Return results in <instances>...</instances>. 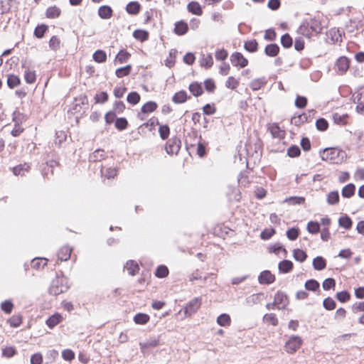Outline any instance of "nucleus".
<instances>
[{"label": "nucleus", "mask_w": 364, "mask_h": 364, "mask_svg": "<svg viewBox=\"0 0 364 364\" xmlns=\"http://www.w3.org/2000/svg\"><path fill=\"white\" fill-rule=\"evenodd\" d=\"M181 149V141L175 137L170 139L166 146V151L168 154H177Z\"/></svg>", "instance_id": "obj_3"}, {"label": "nucleus", "mask_w": 364, "mask_h": 364, "mask_svg": "<svg viewBox=\"0 0 364 364\" xmlns=\"http://www.w3.org/2000/svg\"><path fill=\"white\" fill-rule=\"evenodd\" d=\"M60 9L58 7L54 6L47 9L46 16L47 18H54L58 17L60 15Z\"/></svg>", "instance_id": "obj_14"}, {"label": "nucleus", "mask_w": 364, "mask_h": 364, "mask_svg": "<svg viewBox=\"0 0 364 364\" xmlns=\"http://www.w3.org/2000/svg\"><path fill=\"white\" fill-rule=\"evenodd\" d=\"M60 41L56 36H53L49 41V46L53 50H57L60 48Z\"/></svg>", "instance_id": "obj_60"}, {"label": "nucleus", "mask_w": 364, "mask_h": 364, "mask_svg": "<svg viewBox=\"0 0 364 364\" xmlns=\"http://www.w3.org/2000/svg\"><path fill=\"white\" fill-rule=\"evenodd\" d=\"M274 304L278 309H284L288 304L287 296L282 292H277L274 296Z\"/></svg>", "instance_id": "obj_8"}, {"label": "nucleus", "mask_w": 364, "mask_h": 364, "mask_svg": "<svg viewBox=\"0 0 364 364\" xmlns=\"http://www.w3.org/2000/svg\"><path fill=\"white\" fill-rule=\"evenodd\" d=\"M29 168H30V166L28 164H25L23 165H19V166L14 167L13 168V172H14V175H16V176H18V175L23 176L26 172L28 171Z\"/></svg>", "instance_id": "obj_24"}, {"label": "nucleus", "mask_w": 364, "mask_h": 364, "mask_svg": "<svg viewBox=\"0 0 364 364\" xmlns=\"http://www.w3.org/2000/svg\"><path fill=\"white\" fill-rule=\"evenodd\" d=\"M302 345V340L299 336H292L285 343V350L287 353L296 352Z\"/></svg>", "instance_id": "obj_2"}, {"label": "nucleus", "mask_w": 364, "mask_h": 364, "mask_svg": "<svg viewBox=\"0 0 364 364\" xmlns=\"http://www.w3.org/2000/svg\"><path fill=\"white\" fill-rule=\"evenodd\" d=\"M299 235V230L296 228H291L287 232V237L291 240H294Z\"/></svg>", "instance_id": "obj_63"}, {"label": "nucleus", "mask_w": 364, "mask_h": 364, "mask_svg": "<svg viewBox=\"0 0 364 364\" xmlns=\"http://www.w3.org/2000/svg\"><path fill=\"white\" fill-rule=\"evenodd\" d=\"M313 266L316 270L321 271L326 268V262L322 257L318 256L314 259Z\"/></svg>", "instance_id": "obj_13"}, {"label": "nucleus", "mask_w": 364, "mask_h": 364, "mask_svg": "<svg viewBox=\"0 0 364 364\" xmlns=\"http://www.w3.org/2000/svg\"><path fill=\"white\" fill-rule=\"evenodd\" d=\"M239 80L235 79L234 77L230 76L228 78L225 82V86L231 90L236 89L239 85Z\"/></svg>", "instance_id": "obj_36"}, {"label": "nucleus", "mask_w": 364, "mask_h": 364, "mask_svg": "<svg viewBox=\"0 0 364 364\" xmlns=\"http://www.w3.org/2000/svg\"><path fill=\"white\" fill-rule=\"evenodd\" d=\"M129 56H130V55L129 53H127V51H124V50H121L119 52V53L116 56L115 63H119L121 64L124 63L127 61Z\"/></svg>", "instance_id": "obj_31"}, {"label": "nucleus", "mask_w": 364, "mask_h": 364, "mask_svg": "<svg viewBox=\"0 0 364 364\" xmlns=\"http://www.w3.org/2000/svg\"><path fill=\"white\" fill-rule=\"evenodd\" d=\"M46 264V259L43 258H36L32 260L31 266L33 268L39 269Z\"/></svg>", "instance_id": "obj_46"}, {"label": "nucleus", "mask_w": 364, "mask_h": 364, "mask_svg": "<svg viewBox=\"0 0 364 364\" xmlns=\"http://www.w3.org/2000/svg\"><path fill=\"white\" fill-rule=\"evenodd\" d=\"M108 99V95L105 92H102L99 94H97L95 96V100L97 103H104Z\"/></svg>", "instance_id": "obj_62"}, {"label": "nucleus", "mask_w": 364, "mask_h": 364, "mask_svg": "<svg viewBox=\"0 0 364 364\" xmlns=\"http://www.w3.org/2000/svg\"><path fill=\"white\" fill-rule=\"evenodd\" d=\"M128 122L125 118H119L115 122V126L118 129L122 130L127 128Z\"/></svg>", "instance_id": "obj_59"}, {"label": "nucleus", "mask_w": 364, "mask_h": 364, "mask_svg": "<svg viewBox=\"0 0 364 364\" xmlns=\"http://www.w3.org/2000/svg\"><path fill=\"white\" fill-rule=\"evenodd\" d=\"M264 321L266 323H270L272 326H277L278 323L277 318L274 314H267L263 317Z\"/></svg>", "instance_id": "obj_41"}, {"label": "nucleus", "mask_w": 364, "mask_h": 364, "mask_svg": "<svg viewBox=\"0 0 364 364\" xmlns=\"http://www.w3.org/2000/svg\"><path fill=\"white\" fill-rule=\"evenodd\" d=\"M22 321L21 316L19 315H14L9 318V323L13 327H18L21 325Z\"/></svg>", "instance_id": "obj_52"}, {"label": "nucleus", "mask_w": 364, "mask_h": 364, "mask_svg": "<svg viewBox=\"0 0 364 364\" xmlns=\"http://www.w3.org/2000/svg\"><path fill=\"white\" fill-rule=\"evenodd\" d=\"M350 65V60L345 56L340 57L335 63V68L341 75L345 73Z\"/></svg>", "instance_id": "obj_5"}, {"label": "nucleus", "mask_w": 364, "mask_h": 364, "mask_svg": "<svg viewBox=\"0 0 364 364\" xmlns=\"http://www.w3.org/2000/svg\"><path fill=\"white\" fill-rule=\"evenodd\" d=\"M20 84V79L18 76L10 75L7 78V85L10 88H14Z\"/></svg>", "instance_id": "obj_28"}, {"label": "nucleus", "mask_w": 364, "mask_h": 364, "mask_svg": "<svg viewBox=\"0 0 364 364\" xmlns=\"http://www.w3.org/2000/svg\"><path fill=\"white\" fill-rule=\"evenodd\" d=\"M336 299L341 302H346L350 299V294L346 291L338 292L336 295Z\"/></svg>", "instance_id": "obj_51"}, {"label": "nucleus", "mask_w": 364, "mask_h": 364, "mask_svg": "<svg viewBox=\"0 0 364 364\" xmlns=\"http://www.w3.org/2000/svg\"><path fill=\"white\" fill-rule=\"evenodd\" d=\"M140 100V96L136 92H132L127 96V101L132 105L137 104Z\"/></svg>", "instance_id": "obj_42"}, {"label": "nucleus", "mask_w": 364, "mask_h": 364, "mask_svg": "<svg viewBox=\"0 0 364 364\" xmlns=\"http://www.w3.org/2000/svg\"><path fill=\"white\" fill-rule=\"evenodd\" d=\"M281 43L284 48H289L292 45V38L289 34H284L281 38Z\"/></svg>", "instance_id": "obj_49"}, {"label": "nucleus", "mask_w": 364, "mask_h": 364, "mask_svg": "<svg viewBox=\"0 0 364 364\" xmlns=\"http://www.w3.org/2000/svg\"><path fill=\"white\" fill-rule=\"evenodd\" d=\"M293 256L296 261H299L301 262H304L307 257L306 252L300 249L294 250Z\"/></svg>", "instance_id": "obj_33"}, {"label": "nucleus", "mask_w": 364, "mask_h": 364, "mask_svg": "<svg viewBox=\"0 0 364 364\" xmlns=\"http://www.w3.org/2000/svg\"><path fill=\"white\" fill-rule=\"evenodd\" d=\"M1 309L6 314H10L13 309V304L10 301H6L1 304Z\"/></svg>", "instance_id": "obj_64"}, {"label": "nucleus", "mask_w": 364, "mask_h": 364, "mask_svg": "<svg viewBox=\"0 0 364 364\" xmlns=\"http://www.w3.org/2000/svg\"><path fill=\"white\" fill-rule=\"evenodd\" d=\"M48 30V26L42 24L36 28L34 35L36 37L41 38L43 36L45 32Z\"/></svg>", "instance_id": "obj_44"}, {"label": "nucleus", "mask_w": 364, "mask_h": 364, "mask_svg": "<svg viewBox=\"0 0 364 364\" xmlns=\"http://www.w3.org/2000/svg\"><path fill=\"white\" fill-rule=\"evenodd\" d=\"M217 323L221 326H228L230 325L231 319L228 314H223L218 317Z\"/></svg>", "instance_id": "obj_20"}, {"label": "nucleus", "mask_w": 364, "mask_h": 364, "mask_svg": "<svg viewBox=\"0 0 364 364\" xmlns=\"http://www.w3.org/2000/svg\"><path fill=\"white\" fill-rule=\"evenodd\" d=\"M355 190V186L353 183H349L342 189V196L345 198H350L353 196Z\"/></svg>", "instance_id": "obj_19"}, {"label": "nucleus", "mask_w": 364, "mask_h": 364, "mask_svg": "<svg viewBox=\"0 0 364 364\" xmlns=\"http://www.w3.org/2000/svg\"><path fill=\"white\" fill-rule=\"evenodd\" d=\"M169 127L167 125L160 126L159 132L162 139H166L169 135Z\"/></svg>", "instance_id": "obj_54"}, {"label": "nucleus", "mask_w": 364, "mask_h": 364, "mask_svg": "<svg viewBox=\"0 0 364 364\" xmlns=\"http://www.w3.org/2000/svg\"><path fill=\"white\" fill-rule=\"evenodd\" d=\"M24 78L27 83H33L36 80V73L34 71L26 70L24 73Z\"/></svg>", "instance_id": "obj_40"}, {"label": "nucleus", "mask_w": 364, "mask_h": 364, "mask_svg": "<svg viewBox=\"0 0 364 364\" xmlns=\"http://www.w3.org/2000/svg\"><path fill=\"white\" fill-rule=\"evenodd\" d=\"M90 158L92 161H101L105 158V152L102 150H96Z\"/></svg>", "instance_id": "obj_53"}, {"label": "nucleus", "mask_w": 364, "mask_h": 364, "mask_svg": "<svg viewBox=\"0 0 364 364\" xmlns=\"http://www.w3.org/2000/svg\"><path fill=\"white\" fill-rule=\"evenodd\" d=\"M130 71H131V65H127L125 67L117 69L116 75L118 77H122L128 75L130 73Z\"/></svg>", "instance_id": "obj_37"}, {"label": "nucleus", "mask_w": 364, "mask_h": 364, "mask_svg": "<svg viewBox=\"0 0 364 364\" xmlns=\"http://www.w3.org/2000/svg\"><path fill=\"white\" fill-rule=\"evenodd\" d=\"M62 356L65 360L70 362L73 360V359H74L75 353L73 350L66 349L63 351Z\"/></svg>", "instance_id": "obj_56"}, {"label": "nucleus", "mask_w": 364, "mask_h": 364, "mask_svg": "<svg viewBox=\"0 0 364 364\" xmlns=\"http://www.w3.org/2000/svg\"><path fill=\"white\" fill-rule=\"evenodd\" d=\"M72 249L68 246H63L59 250L58 257L60 261H67L70 257Z\"/></svg>", "instance_id": "obj_10"}, {"label": "nucleus", "mask_w": 364, "mask_h": 364, "mask_svg": "<svg viewBox=\"0 0 364 364\" xmlns=\"http://www.w3.org/2000/svg\"><path fill=\"white\" fill-rule=\"evenodd\" d=\"M49 292L52 295L57 296V295L60 294L61 293H63V290L62 287H59L57 284L53 282V284L51 285V287L49 289Z\"/></svg>", "instance_id": "obj_55"}, {"label": "nucleus", "mask_w": 364, "mask_h": 364, "mask_svg": "<svg viewBox=\"0 0 364 364\" xmlns=\"http://www.w3.org/2000/svg\"><path fill=\"white\" fill-rule=\"evenodd\" d=\"M320 156L323 161L338 164L343 161L346 153L337 149L327 148L320 151Z\"/></svg>", "instance_id": "obj_1"}, {"label": "nucleus", "mask_w": 364, "mask_h": 364, "mask_svg": "<svg viewBox=\"0 0 364 364\" xmlns=\"http://www.w3.org/2000/svg\"><path fill=\"white\" fill-rule=\"evenodd\" d=\"M279 48L277 44H269L265 48V53L271 57L276 56L279 53Z\"/></svg>", "instance_id": "obj_22"}, {"label": "nucleus", "mask_w": 364, "mask_h": 364, "mask_svg": "<svg viewBox=\"0 0 364 364\" xmlns=\"http://www.w3.org/2000/svg\"><path fill=\"white\" fill-rule=\"evenodd\" d=\"M338 224L345 229H349L352 225V221L348 216H343L339 218Z\"/></svg>", "instance_id": "obj_35"}, {"label": "nucleus", "mask_w": 364, "mask_h": 364, "mask_svg": "<svg viewBox=\"0 0 364 364\" xmlns=\"http://www.w3.org/2000/svg\"><path fill=\"white\" fill-rule=\"evenodd\" d=\"M201 305V300L199 298H195L191 301L185 307L184 313L186 316H191L196 313Z\"/></svg>", "instance_id": "obj_4"}, {"label": "nucleus", "mask_w": 364, "mask_h": 364, "mask_svg": "<svg viewBox=\"0 0 364 364\" xmlns=\"http://www.w3.org/2000/svg\"><path fill=\"white\" fill-rule=\"evenodd\" d=\"M157 108L156 102L150 101L144 104L141 107V112L144 113H149L154 112Z\"/></svg>", "instance_id": "obj_30"}, {"label": "nucleus", "mask_w": 364, "mask_h": 364, "mask_svg": "<svg viewBox=\"0 0 364 364\" xmlns=\"http://www.w3.org/2000/svg\"><path fill=\"white\" fill-rule=\"evenodd\" d=\"M258 46V43L255 40H251L247 41L245 43V48L249 52H255L257 50Z\"/></svg>", "instance_id": "obj_43"}, {"label": "nucleus", "mask_w": 364, "mask_h": 364, "mask_svg": "<svg viewBox=\"0 0 364 364\" xmlns=\"http://www.w3.org/2000/svg\"><path fill=\"white\" fill-rule=\"evenodd\" d=\"M339 201L338 191H331L327 196V202L329 205H335Z\"/></svg>", "instance_id": "obj_29"}, {"label": "nucleus", "mask_w": 364, "mask_h": 364, "mask_svg": "<svg viewBox=\"0 0 364 364\" xmlns=\"http://www.w3.org/2000/svg\"><path fill=\"white\" fill-rule=\"evenodd\" d=\"M188 31V25L183 21H178L175 25L174 31L178 35H183Z\"/></svg>", "instance_id": "obj_16"}, {"label": "nucleus", "mask_w": 364, "mask_h": 364, "mask_svg": "<svg viewBox=\"0 0 364 364\" xmlns=\"http://www.w3.org/2000/svg\"><path fill=\"white\" fill-rule=\"evenodd\" d=\"M309 25L312 31L315 32L316 33H320L322 32L323 26L321 23V21L316 18L311 19Z\"/></svg>", "instance_id": "obj_11"}, {"label": "nucleus", "mask_w": 364, "mask_h": 364, "mask_svg": "<svg viewBox=\"0 0 364 364\" xmlns=\"http://www.w3.org/2000/svg\"><path fill=\"white\" fill-rule=\"evenodd\" d=\"M259 282L262 284H272L275 280V277L269 271L265 270L261 272L259 276Z\"/></svg>", "instance_id": "obj_7"}, {"label": "nucleus", "mask_w": 364, "mask_h": 364, "mask_svg": "<svg viewBox=\"0 0 364 364\" xmlns=\"http://www.w3.org/2000/svg\"><path fill=\"white\" fill-rule=\"evenodd\" d=\"M316 128L320 131H325L328 128V122L326 119L321 118L316 122Z\"/></svg>", "instance_id": "obj_57"}, {"label": "nucleus", "mask_w": 364, "mask_h": 364, "mask_svg": "<svg viewBox=\"0 0 364 364\" xmlns=\"http://www.w3.org/2000/svg\"><path fill=\"white\" fill-rule=\"evenodd\" d=\"M98 14L102 18H109L112 16V10L107 6H103L99 9Z\"/></svg>", "instance_id": "obj_21"}, {"label": "nucleus", "mask_w": 364, "mask_h": 364, "mask_svg": "<svg viewBox=\"0 0 364 364\" xmlns=\"http://www.w3.org/2000/svg\"><path fill=\"white\" fill-rule=\"evenodd\" d=\"M93 59L97 63H104L107 60V55L105 51L102 50H97L93 54Z\"/></svg>", "instance_id": "obj_27"}, {"label": "nucleus", "mask_w": 364, "mask_h": 364, "mask_svg": "<svg viewBox=\"0 0 364 364\" xmlns=\"http://www.w3.org/2000/svg\"><path fill=\"white\" fill-rule=\"evenodd\" d=\"M126 9L129 14H136L139 11L140 5L138 2L136 1L130 2L127 4Z\"/></svg>", "instance_id": "obj_26"}, {"label": "nucleus", "mask_w": 364, "mask_h": 364, "mask_svg": "<svg viewBox=\"0 0 364 364\" xmlns=\"http://www.w3.org/2000/svg\"><path fill=\"white\" fill-rule=\"evenodd\" d=\"M300 153H301V151H300L299 148L296 146H292L289 147L287 151V154L290 157L298 156H299Z\"/></svg>", "instance_id": "obj_61"}, {"label": "nucleus", "mask_w": 364, "mask_h": 364, "mask_svg": "<svg viewBox=\"0 0 364 364\" xmlns=\"http://www.w3.org/2000/svg\"><path fill=\"white\" fill-rule=\"evenodd\" d=\"M336 285V282L332 278H328L325 279L323 282V288L324 290H329L331 288H333Z\"/></svg>", "instance_id": "obj_58"}, {"label": "nucleus", "mask_w": 364, "mask_h": 364, "mask_svg": "<svg viewBox=\"0 0 364 364\" xmlns=\"http://www.w3.org/2000/svg\"><path fill=\"white\" fill-rule=\"evenodd\" d=\"M230 61L235 66L245 68L247 65L248 60L240 53L236 52L230 56Z\"/></svg>", "instance_id": "obj_6"}, {"label": "nucleus", "mask_w": 364, "mask_h": 364, "mask_svg": "<svg viewBox=\"0 0 364 364\" xmlns=\"http://www.w3.org/2000/svg\"><path fill=\"white\" fill-rule=\"evenodd\" d=\"M159 338L153 337L150 338L148 340H146L144 342H141L139 343L141 349L142 350H144L146 349H148L149 348H154L159 345Z\"/></svg>", "instance_id": "obj_9"}, {"label": "nucleus", "mask_w": 364, "mask_h": 364, "mask_svg": "<svg viewBox=\"0 0 364 364\" xmlns=\"http://www.w3.org/2000/svg\"><path fill=\"white\" fill-rule=\"evenodd\" d=\"M293 268V263L289 260H283L279 264V269L283 273L290 272Z\"/></svg>", "instance_id": "obj_17"}, {"label": "nucleus", "mask_w": 364, "mask_h": 364, "mask_svg": "<svg viewBox=\"0 0 364 364\" xmlns=\"http://www.w3.org/2000/svg\"><path fill=\"white\" fill-rule=\"evenodd\" d=\"M189 90L196 97H198L203 93L201 85L197 82L191 83L189 86Z\"/></svg>", "instance_id": "obj_25"}, {"label": "nucleus", "mask_w": 364, "mask_h": 364, "mask_svg": "<svg viewBox=\"0 0 364 364\" xmlns=\"http://www.w3.org/2000/svg\"><path fill=\"white\" fill-rule=\"evenodd\" d=\"M133 36L136 39L140 41H144L148 39L149 33L144 30H136L134 32Z\"/></svg>", "instance_id": "obj_32"}, {"label": "nucleus", "mask_w": 364, "mask_h": 364, "mask_svg": "<svg viewBox=\"0 0 364 364\" xmlns=\"http://www.w3.org/2000/svg\"><path fill=\"white\" fill-rule=\"evenodd\" d=\"M286 202H288L291 205H295V204H301L304 203L305 201V199L304 197H299V196H291L285 200Z\"/></svg>", "instance_id": "obj_48"}, {"label": "nucleus", "mask_w": 364, "mask_h": 364, "mask_svg": "<svg viewBox=\"0 0 364 364\" xmlns=\"http://www.w3.org/2000/svg\"><path fill=\"white\" fill-rule=\"evenodd\" d=\"M149 320V316L145 314H138L134 318V322L138 324H145Z\"/></svg>", "instance_id": "obj_34"}, {"label": "nucleus", "mask_w": 364, "mask_h": 364, "mask_svg": "<svg viewBox=\"0 0 364 364\" xmlns=\"http://www.w3.org/2000/svg\"><path fill=\"white\" fill-rule=\"evenodd\" d=\"M62 320V316L59 314H55L51 316L47 321L46 324L50 328H53L58 325Z\"/></svg>", "instance_id": "obj_15"}, {"label": "nucleus", "mask_w": 364, "mask_h": 364, "mask_svg": "<svg viewBox=\"0 0 364 364\" xmlns=\"http://www.w3.org/2000/svg\"><path fill=\"white\" fill-rule=\"evenodd\" d=\"M323 307L327 310H333L336 308V302L330 297H328L323 300Z\"/></svg>", "instance_id": "obj_50"}, {"label": "nucleus", "mask_w": 364, "mask_h": 364, "mask_svg": "<svg viewBox=\"0 0 364 364\" xmlns=\"http://www.w3.org/2000/svg\"><path fill=\"white\" fill-rule=\"evenodd\" d=\"M168 274V268L166 266H159L156 271V276L159 278L166 277Z\"/></svg>", "instance_id": "obj_45"}, {"label": "nucleus", "mask_w": 364, "mask_h": 364, "mask_svg": "<svg viewBox=\"0 0 364 364\" xmlns=\"http://www.w3.org/2000/svg\"><path fill=\"white\" fill-rule=\"evenodd\" d=\"M307 230L311 234H316L320 230L319 225L317 222L311 221L307 224Z\"/></svg>", "instance_id": "obj_38"}, {"label": "nucleus", "mask_w": 364, "mask_h": 364, "mask_svg": "<svg viewBox=\"0 0 364 364\" xmlns=\"http://www.w3.org/2000/svg\"><path fill=\"white\" fill-rule=\"evenodd\" d=\"M305 287L308 290L316 291L319 287V284L314 279H310L305 283Z\"/></svg>", "instance_id": "obj_47"}, {"label": "nucleus", "mask_w": 364, "mask_h": 364, "mask_svg": "<svg viewBox=\"0 0 364 364\" xmlns=\"http://www.w3.org/2000/svg\"><path fill=\"white\" fill-rule=\"evenodd\" d=\"M124 269L128 272L129 274L135 275L139 271V266L136 262L130 260L127 262Z\"/></svg>", "instance_id": "obj_12"}, {"label": "nucleus", "mask_w": 364, "mask_h": 364, "mask_svg": "<svg viewBox=\"0 0 364 364\" xmlns=\"http://www.w3.org/2000/svg\"><path fill=\"white\" fill-rule=\"evenodd\" d=\"M186 100V93L184 91L176 92L173 97V101L176 103H182Z\"/></svg>", "instance_id": "obj_39"}, {"label": "nucleus", "mask_w": 364, "mask_h": 364, "mask_svg": "<svg viewBox=\"0 0 364 364\" xmlns=\"http://www.w3.org/2000/svg\"><path fill=\"white\" fill-rule=\"evenodd\" d=\"M188 10L196 15H201L202 9L200 4L196 1H191L188 4Z\"/></svg>", "instance_id": "obj_18"}, {"label": "nucleus", "mask_w": 364, "mask_h": 364, "mask_svg": "<svg viewBox=\"0 0 364 364\" xmlns=\"http://www.w3.org/2000/svg\"><path fill=\"white\" fill-rule=\"evenodd\" d=\"M213 64V59L210 54L203 55L200 60V65L206 68H210Z\"/></svg>", "instance_id": "obj_23"}]
</instances>
